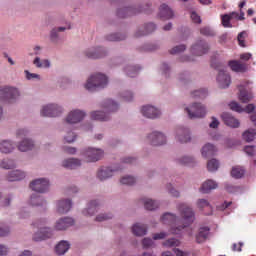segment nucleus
<instances>
[{
  "mask_svg": "<svg viewBox=\"0 0 256 256\" xmlns=\"http://www.w3.org/2000/svg\"><path fill=\"white\" fill-rule=\"evenodd\" d=\"M217 187H219V184L217 183V181L213 180V179H208L205 182L202 183L199 191L200 193H211V191L217 189Z\"/></svg>",
  "mask_w": 256,
  "mask_h": 256,
  "instance_id": "obj_27",
  "label": "nucleus"
},
{
  "mask_svg": "<svg viewBox=\"0 0 256 256\" xmlns=\"http://www.w3.org/2000/svg\"><path fill=\"white\" fill-rule=\"evenodd\" d=\"M256 130L255 129H248L243 134L242 137L246 140L247 143H251V141H255Z\"/></svg>",
  "mask_w": 256,
  "mask_h": 256,
  "instance_id": "obj_44",
  "label": "nucleus"
},
{
  "mask_svg": "<svg viewBox=\"0 0 256 256\" xmlns=\"http://www.w3.org/2000/svg\"><path fill=\"white\" fill-rule=\"evenodd\" d=\"M238 99L241 101V103H249V101L253 99V93L248 92L245 89H240Z\"/></svg>",
  "mask_w": 256,
  "mask_h": 256,
  "instance_id": "obj_41",
  "label": "nucleus"
},
{
  "mask_svg": "<svg viewBox=\"0 0 256 256\" xmlns=\"http://www.w3.org/2000/svg\"><path fill=\"white\" fill-rule=\"evenodd\" d=\"M35 148V141L31 138H23L17 143V149L20 153H27L28 151H33Z\"/></svg>",
  "mask_w": 256,
  "mask_h": 256,
  "instance_id": "obj_21",
  "label": "nucleus"
},
{
  "mask_svg": "<svg viewBox=\"0 0 256 256\" xmlns=\"http://www.w3.org/2000/svg\"><path fill=\"white\" fill-rule=\"evenodd\" d=\"M81 155L84 157L86 163H97V161H101V159H103L105 151L101 148L88 147L82 150Z\"/></svg>",
  "mask_w": 256,
  "mask_h": 256,
  "instance_id": "obj_5",
  "label": "nucleus"
},
{
  "mask_svg": "<svg viewBox=\"0 0 256 256\" xmlns=\"http://www.w3.org/2000/svg\"><path fill=\"white\" fill-rule=\"evenodd\" d=\"M65 113V108L59 103L44 104L40 109L41 117L57 118Z\"/></svg>",
  "mask_w": 256,
  "mask_h": 256,
  "instance_id": "obj_4",
  "label": "nucleus"
},
{
  "mask_svg": "<svg viewBox=\"0 0 256 256\" xmlns=\"http://www.w3.org/2000/svg\"><path fill=\"white\" fill-rule=\"evenodd\" d=\"M229 107L232 111H236V113H253L255 111V104H248L245 108L241 107V105L237 102H231Z\"/></svg>",
  "mask_w": 256,
  "mask_h": 256,
  "instance_id": "obj_24",
  "label": "nucleus"
},
{
  "mask_svg": "<svg viewBox=\"0 0 256 256\" xmlns=\"http://www.w3.org/2000/svg\"><path fill=\"white\" fill-rule=\"evenodd\" d=\"M181 245V241L171 238L163 242L164 247H179Z\"/></svg>",
  "mask_w": 256,
  "mask_h": 256,
  "instance_id": "obj_56",
  "label": "nucleus"
},
{
  "mask_svg": "<svg viewBox=\"0 0 256 256\" xmlns=\"http://www.w3.org/2000/svg\"><path fill=\"white\" fill-rule=\"evenodd\" d=\"M143 249H151V247H155V242L151 238H144L142 240Z\"/></svg>",
  "mask_w": 256,
  "mask_h": 256,
  "instance_id": "obj_62",
  "label": "nucleus"
},
{
  "mask_svg": "<svg viewBox=\"0 0 256 256\" xmlns=\"http://www.w3.org/2000/svg\"><path fill=\"white\" fill-rule=\"evenodd\" d=\"M159 16L161 17V19H173V17H175V12H173V10L167 6V4H162L159 8Z\"/></svg>",
  "mask_w": 256,
  "mask_h": 256,
  "instance_id": "obj_32",
  "label": "nucleus"
},
{
  "mask_svg": "<svg viewBox=\"0 0 256 256\" xmlns=\"http://www.w3.org/2000/svg\"><path fill=\"white\" fill-rule=\"evenodd\" d=\"M50 187L51 182L48 178H37L30 183V189H32V191H35V193H49Z\"/></svg>",
  "mask_w": 256,
  "mask_h": 256,
  "instance_id": "obj_9",
  "label": "nucleus"
},
{
  "mask_svg": "<svg viewBox=\"0 0 256 256\" xmlns=\"http://www.w3.org/2000/svg\"><path fill=\"white\" fill-rule=\"evenodd\" d=\"M25 177H27V173H25V171L20 169L12 170L8 172L6 175L7 181H10V182L23 181Z\"/></svg>",
  "mask_w": 256,
  "mask_h": 256,
  "instance_id": "obj_25",
  "label": "nucleus"
},
{
  "mask_svg": "<svg viewBox=\"0 0 256 256\" xmlns=\"http://www.w3.org/2000/svg\"><path fill=\"white\" fill-rule=\"evenodd\" d=\"M148 141L155 147L167 145V135L160 131H154L148 135Z\"/></svg>",
  "mask_w": 256,
  "mask_h": 256,
  "instance_id": "obj_13",
  "label": "nucleus"
},
{
  "mask_svg": "<svg viewBox=\"0 0 256 256\" xmlns=\"http://www.w3.org/2000/svg\"><path fill=\"white\" fill-rule=\"evenodd\" d=\"M85 117H87L85 110L74 108L67 113L64 122L67 123V125H78V123H82V121L85 120Z\"/></svg>",
  "mask_w": 256,
  "mask_h": 256,
  "instance_id": "obj_6",
  "label": "nucleus"
},
{
  "mask_svg": "<svg viewBox=\"0 0 256 256\" xmlns=\"http://www.w3.org/2000/svg\"><path fill=\"white\" fill-rule=\"evenodd\" d=\"M176 209L182 218L177 217L173 213L166 212L161 216L160 221L163 225H169L172 235H181L183 230L195 221V211L186 203H178Z\"/></svg>",
  "mask_w": 256,
  "mask_h": 256,
  "instance_id": "obj_1",
  "label": "nucleus"
},
{
  "mask_svg": "<svg viewBox=\"0 0 256 256\" xmlns=\"http://www.w3.org/2000/svg\"><path fill=\"white\" fill-rule=\"evenodd\" d=\"M90 117L93 121H109L111 115L108 112L96 110L90 113Z\"/></svg>",
  "mask_w": 256,
  "mask_h": 256,
  "instance_id": "obj_30",
  "label": "nucleus"
},
{
  "mask_svg": "<svg viewBox=\"0 0 256 256\" xmlns=\"http://www.w3.org/2000/svg\"><path fill=\"white\" fill-rule=\"evenodd\" d=\"M101 207V201L94 199L88 202L86 207L82 210V215L84 217H93L97 211H99V208Z\"/></svg>",
  "mask_w": 256,
  "mask_h": 256,
  "instance_id": "obj_17",
  "label": "nucleus"
},
{
  "mask_svg": "<svg viewBox=\"0 0 256 256\" xmlns=\"http://www.w3.org/2000/svg\"><path fill=\"white\" fill-rule=\"evenodd\" d=\"M71 249V244L67 240H61L56 246H55V253L56 255H65L67 251Z\"/></svg>",
  "mask_w": 256,
  "mask_h": 256,
  "instance_id": "obj_36",
  "label": "nucleus"
},
{
  "mask_svg": "<svg viewBox=\"0 0 256 256\" xmlns=\"http://www.w3.org/2000/svg\"><path fill=\"white\" fill-rule=\"evenodd\" d=\"M65 143H75L77 141V134L73 131H68L64 136Z\"/></svg>",
  "mask_w": 256,
  "mask_h": 256,
  "instance_id": "obj_53",
  "label": "nucleus"
},
{
  "mask_svg": "<svg viewBox=\"0 0 256 256\" xmlns=\"http://www.w3.org/2000/svg\"><path fill=\"white\" fill-rule=\"evenodd\" d=\"M73 207V201L69 198H62L55 202V209L58 215H65L71 211Z\"/></svg>",
  "mask_w": 256,
  "mask_h": 256,
  "instance_id": "obj_10",
  "label": "nucleus"
},
{
  "mask_svg": "<svg viewBox=\"0 0 256 256\" xmlns=\"http://www.w3.org/2000/svg\"><path fill=\"white\" fill-rule=\"evenodd\" d=\"M174 135L178 143H189L191 141V131L185 126L176 127Z\"/></svg>",
  "mask_w": 256,
  "mask_h": 256,
  "instance_id": "obj_11",
  "label": "nucleus"
},
{
  "mask_svg": "<svg viewBox=\"0 0 256 256\" xmlns=\"http://www.w3.org/2000/svg\"><path fill=\"white\" fill-rule=\"evenodd\" d=\"M139 71H141V67L139 66L127 65L124 67V73L127 77H137Z\"/></svg>",
  "mask_w": 256,
  "mask_h": 256,
  "instance_id": "obj_39",
  "label": "nucleus"
},
{
  "mask_svg": "<svg viewBox=\"0 0 256 256\" xmlns=\"http://www.w3.org/2000/svg\"><path fill=\"white\" fill-rule=\"evenodd\" d=\"M65 27L54 28L50 32V39L53 43H57L59 41V32L65 31Z\"/></svg>",
  "mask_w": 256,
  "mask_h": 256,
  "instance_id": "obj_46",
  "label": "nucleus"
},
{
  "mask_svg": "<svg viewBox=\"0 0 256 256\" xmlns=\"http://www.w3.org/2000/svg\"><path fill=\"white\" fill-rule=\"evenodd\" d=\"M0 167L1 169H15V167H17V162H15V159L13 158H4L1 162H0Z\"/></svg>",
  "mask_w": 256,
  "mask_h": 256,
  "instance_id": "obj_40",
  "label": "nucleus"
},
{
  "mask_svg": "<svg viewBox=\"0 0 256 256\" xmlns=\"http://www.w3.org/2000/svg\"><path fill=\"white\" fill-rule=\"evenodd\" d=\"M177 163H179V165H184L185 167H195L197 165V159L195 156L184 155L177 158Z\"/></svg>",
  "mask_w": 256,
  "mask_h": 256,
  "instance_id": "obj_28",
  "label": "nucleus"
},
{
  "mask_svg": "<svg viewBox=\"0 0 256 256\" xmlns=\"http://www.w3.org/2000/svg\"><path fill=\"white\" fill-rule=\"evenodd\" d=\"M75 225V220L71 217H62L59 218L55 225V231H65V229H69V227H73Z\"/></svg>",
  "mask_w": 256,
  "mask_h": 256,
  "instance_id": "obj_20",
  "label": "nucleus"
},
{
  "mask_svg": "<svg viewBox=\"0 0 256 256\" xmlns=\"http://www.w3.org/2000/svg\"><path fill=\"white\" fill-rule=\"evenodd\" d=\"M36 227H38V229H42L45 227V225H49V218L47 217H42L40 219H38L35 224Z\"/></svg>",
  "mask_w": 256,
  "mask_h": 256,
  "instance_id": "obj_61",
  "label": "nucleus"
},
{
  "mask_svg": "<svg viewBox=\"0 0 256 256\" xmlns=\"http://www.w3.org/2000/svg\"><path fill=\"white\" fill-rule=\"evenodd\" d=\"M218 71L219 72L216 77L218 87H220V89H227V87L231 85V76L229 73H227V71H224L223 69H219Z\"/></svg>",
  "mask_w": 256,
  "mask_h": 256,
  "instance_id": "obj_18",
  "label": "nucleus"
},
{
  "mask_svg": "<svg viewBox=\"0 0 256 256\" xmlns=\"http://www.w3.org/2000/svg\"><path fill=\"white\" fill-rule=\"evenodd\" d=\"M155 29H157V26L154 23H148L145 26H143L142 28H139L135 35L136 37H143L145 35H149V33H153V31H155Z\"/></svg>",
  "mask_w": 256,
  "mask_h": 256,
  "instance_id": "obj_35",
  "label": "nucleus"
},
{
  "mask_svg": "<svg viewBox=\"0 0 256 256\" xmlns=\"http://www.w3.org/2000/svg\"><path fill=\"white\" fill-rule=\"evenodd\" d=\"M54 231L53 228L51 227H44V228H39V231H37L33 239L37 242L39 241H46V239H51L53 237Z\"/></svg>",
  "mask_w": 256,
  "mask_h": 256,
  "instance_id": "obj_19",
  "label": "nucleus"
},
{
  "mask_svg": "<svg viewBox=\"0 0 256 256\" xmlns=\"http://www.w3.org/2000/svg\"><path fill=\"white\" fill-rule=\"evenodd\" d=\"M207 169L210 173H215L219 169V160L213 158L208 161Z\"/></svg>",
  "mask_w": 256,
  "mask_h": 256,
  "instance_id": "obj_48",
  "label": "nucleus"
},
{
  "mask_svg": "<svg viewBox=\"0 0 256 256\" xmlns=\"http://www.w3.org/2000/svg\"><path fill=\"white\" fill-rule=\"evenodd\" d=\"M107 41H123L125 39V35L120 34V33H112L109 34L106 37Z\"/></svg>",
  "mask_w": 256,
  "mask_h": 256,
  "instance_id": "obj_55",
  "label": "nucleus"
},
{
  "mask_svg": "<svg viewBox=\"0 0 256 256\" xmlns=\"http://www.w3.org/2000/svg\"><path fill=\"white\" fill-rule=\"evenodd\" d=\"M31 133V130L29 128H18L15 131V137L16 139H27V135Z\"/></svg>",
  "mask_w": 256,
  "mask_h": 256,
  "instance_id": "obj_47",
  "label": "nucleus"
},
{
  "mask_svg": "<svg viewBox=\"0 0 256 256\" xmlns=\"http://www.w3.org/2000/svg\"><path fill=\"white\" fill-rule=\"evenodd\" d=\"M160 71H161V74L167 78L171 73V67H169V64L167 63H162L160 66Z\"/></svg>",
  "mask_w": 256,
  "mask_h": 256,
  "instance_id": "obj_59",
  "label": "nucleus"
},
{
  "mask_svg": "<svg viewBox=\"0 0 256 256\" xmlns=\"http://www.w3.org/2000/svg\"><path fill=\"white\" fill-rule=\"evenodd\" d=\"M209 51V44L203 40H198L192 47H191V53L192 55H195L196 57H201L208 53Z\"/></svg>",
  "mask_w": 256,
  "mask_h": 256,
  "instance_id": "obj_16",
  "label": "nucleus"
},
{
  "mask_svg": "<svg viewBox=\"0 0 256 256\" xmlns=\"http://www.w3.org/2000/svg\"><path fill=\"white\" fill-rule=\"evenodd\" d=\"M231 175L234 179H241L245 176V168L243 166H234Z\"/></svg>",
  "mask_w": 256,
  "mask_h": 256,
  "instance_id": "obj_43",
  "label": "nucleus"
},
{
  "mask_svg": "<svg viewBox=\"0 0 256 256\" xmlns=\"http://www.w3.org/2000/svg\"><path fill=\"white\" fill-rule=\"evenodd\" d=\"M228 66L235 73H245L247 71V64L241 63L237 60H232L228 62Z\"/></svg>",
  "mask_w": 256,
  "mask_h": 256,
  "instance_id": "obj_31",
  "label": "nucleus"
},
{
  "mask_svg": "<svg viewBox=\"0 0 256 256\" xmlns=\"http://www.w3.org/2000/svg\"><path fill=\"white\" fill-rule=\"evenodd\" d=\"M107 49L103 47H91L84 50V55L88 59H103V57H107Z\"/></svg>",
  "mask_w": 256,
  "mask_h": 256,
  "instance_id": "obj_12",
  "label": "nucleus"
},
{
  "mask_svg": "<svg viewBox=\"0 0 256 256\" xmlns=\"http://www.w3.org/2000/svg\"><path fill=\"white\" fill-rule=\"evenodd\" d=\"M221 19L223 27L228 29H231V27H233V24H231V16L229 14L222 15Z\"/></svg>",
  "mask_w": 256,
  "mask_h": 256,
  "instance_id": "obj_57",
  "label": "nucleus"
},
{
  "mask_svg": "<svg viewBox=\"0 0 256 256\" xmlns=\"http://www.w3.org/2000/svg\"><path fill=\"white\" fill-rule=\"evenodd\" d=\"M131 231L136 237H144V235H147V225L143 223H135L133 224Z\"/></svg>",
  "mask_w": 256,
  "mask_h": 256,
  "instance_id": "obj_34",
  "label": "nucleus"
},
{
  "mask_svg": "<svg viewBox=\"0 0 256 256\" xmlns=\"http://www.w3.org/2000/svg\"><path fill=\"white\" fill-rule=\"evenodd\" d=\"M168 193L172 196V197H176L179 198L181 197V193L179 192V190L175 189V187H173V185L168 184L166 187Z\"/></svg>",
  "mask_w": 256,
  "mask_h": 256,
  "instance_id": "obj_60",
  "label": "nucleus"
},
{
  "mask_svg": "<svg viewBox=\"0 0 256 256\" xmlns=\"http://www.w3.org/2000/svg\"><path fill=\"white\" fill-rule=\"evenodd\" d=\"M83 165V161L79 158H67L62 161L61 166L64 167V169H79Z\"/></svg>",
  "mask_w": 256,
  "mask_h": 256,
  "instance_id": "obj_23",
  "label": "nucleus"
},
{
  "mask_svg": "<svg viewBox=\"0 0 256 256\" xmlns=\"http://www.w3.org/2000/svg\"><path fill=\"white\" fill-rule=\"evenodd\" d=\"M30 205L32 207H47V200L43 196H39L37 194H32L29 200Z\"/></svg>",
  "mask_w": 256,
  "mask_h": 256,
  "instance_id": "obj_29",
  "label": "nucleus"
},
{
  "mask_svg": "<svg viewBox=\"0 0 256 256\" xmlns=\"http://www.w3.org/2000/svg\"><path fill=\"white\" fill-rule=\"evenodd\" d=\"M109 86V77L104 73H94L90 75L86 83L83 84V88L88 93H95V91H101L107 89Z\"/></svg>",
  "mask_w": 256,
  "mask_h": 256,
  "instance_id": "obj_2",
  "label": "nucleus"
},
{
  "mask_svg": "<svg viewBox=\"0 0 256 256\" xmlns=\"http://www.w3.org/2000/svg\"><path fill=\"white\" fill-rule=\"evenodd\" d=\"M123 169L121 165L116 164L113 166H102L97 171V178L100 181H107V179H111L117 171H121Z\"/></svg>",
  "mask_w": 256,
  "mask_h": 256,
  "instance_id": "obj_8",
  "label": "nucleus"
},
{
  "mask_svg": "<svg viewBox=\"0 0 256 256\" xmlns=\"http://www.w3.org/2000/svg\"><path fill=\"white\" fill-rule=\"evenodd\" d=\"M247 37H248L247 31H242L238 34V43L240 47H246L245 39H247Z\"/></svg>",
  "mask_w": 256,
  "mask_h": 256,
  "instance_id": "obj_63",
  "label": "nucleus"
},
{
  "mask_svg": "<svg viewBox=\"0 0 256 256\" xmlns=\"http://www.w3.org/2000/svg\"><path fill=\"white\" fill-rule=\"evenodd\" d=\"M191 95L194 99H206L207 95H209V92L207 91V89L202 88L194 90Z\"/></svg>",
  "mask_w": 256,
  "mask_h": 256,
  "instance_id": "obj_45",
  "label": "nucleus"
},
{
  "mask_svg": "<svg viewBox=\"0 0 256 256\" xmlns=\"http://www.w3.org/2000/svg\"><path fill=\"white\" fill-rule=\"evenodd\" d=\"M141 114L147 119H159V117L162 115V112L161 109L153 105H144L141 108Z\"/></svg>",
  "mask_w": 256,
  "mask_h": 256,
  "instance_id": "obj_14",
  "label": "nucleus"
},
{
  "mask_svg": "<svg viewBox=\"0 0 256 256\" xmlns=\"http://www.w3.org/2000/svg\"><path fill=\"white\" fill-rule=\"evenodd\" d=\"M201 153L202 157H213L214 155H217V147L211 143H207L202 147Z\"/></svg>",
  "mask_w": 256,
  "mask_h": 256,
  "instance_id": "obj_37",
  "label": "nucleus"
},
{
  "mask_svg": "<svg viewBox=\"0 0 256 256\" xmlns=\"http://www.w3.org/2000/svg\"><path fill=\"white\" fill-rule=\"evenodd\" d=\"M225 189L226 191H228V193H243L244 189L241 186H235L233 184H226L225 185Z\"/></svg>",
  "mask_w": 256,
  "mask_h": 256,
  "instance_id": "obj_52",
  "label": "nucleus"
},
{
  "mask_svg": "<svg viewBox=\"0 0 256 256\" xmlns=\"http://www.w3.org/2000/svg\"><path fill=\"white\" fill-rule=\"evenodd\" d=\"M100 107L111 115V113H117L121 105L113 98H106L100 103Z\"/></svg>",
  "mask_w": 256,
  "mask_h": 256,
  "instance_id": "obj_15",
  "label": "nucleus"
},
{
  "mask_svg": "<svg viewBox=\"0 0 256 256\" xmlns=\"http://www.w3.org/2000/svg\"><path fill=\"white\" fill-rule=\"evenodd\" d=\"M24 75L27 81H41V75L31 73L29 70H24Z\"/></svg>",
  "mask_w": 256,
  "mask_h": 256,
  "instance_id": "obj_51",
  "label": "nucleus"
},
{
  "mask_svg": "<svg viewBox=\"0 0 256 256\" xmlns=\"http://www.w3.org/2000/svg\"><path fill=\"white\" fill-rule=\"evenodd\" d=\"M144 51H157L159 45L157 43H147L144 45Z\"/></svg>",
  "mask_w": 256,
  "mask_h": 256,
  "instance_id": "obj_64",
  "label": "nucleus"
},
{
  "mask_svg": "<svg viewBox=\"0 0 256 256\" xmlns=\"http://www.w3.org/2000/svg\"><path fill=\"white\" fill-rule=\"evenodd\" d=\"M21 99V90L13 85L0 86V103L5 105H13Z\"/></svg>",
  "mask_w": 256,
  "mask_h": 256,
  "instance_id": "obj_3",
  "label": "nucleus"
},
{
  "mask_svg": "<svg viewBox=\"0 0 256 256\" xmlns=\"http://www.w3.org/2000/svg\"><path fill=\"white\" fill-rule=\"evenodd\" d=\"M15 151V142L10 139H4L0 141V153L9 155Z\"/></svg>",
  "mask_w": 256,
  "mask_h": 256,
  "instance_id": "obj_22",
  "label": "nucleus"
},
{
  "mask_svg": "<svg viewBox=\"0 0 256 256\" xmlns=\"http://www.w3.org/2000/svg\"><path fill=\"white\" fill-rule=\"evenodd\" d=\"M225 125L228 127H231L232 129H237L239 125H241V122L237 118H235L233 115L225 112L221 115Z\"/></svg>",
  "mask_w": 256,
  "mask_h": 256,
  "instance_id": "obj_26",
  "label": "nucleus"
},
{
  "mask_svg": "<svg viewBox=\"0 0 256 256\" xmlns=\"http://www.w3.org/2000/svg\"><path fill=\"white\" fill-rule=\"evenodd\" d=\"M190 119H203L207 115V107L202 103H192L185 108Z\"/></svg>",
  "mask_w": 256,
  "mask_h": 256,
  "instance_id": "obj_7",
  "label": "nucleus"
},
{
  "mask_svg": "<svg viewBox=\"0 0 256 256\" xmlns=\"http://www.w3.org/2000/svg\"><path fill=\"white\" fill-rule=\"evenodd\" d=\"M120 99H122V101H125L126 103H131V101L135 99V95L131 91L126 90L120 93Z\"/></svg>",
  "mask_w": 256,
  "mask_h": 256,
  "instance_id": "obj_49",
  "label": "nucleus"
},
{
  "mask_svg": "<svg viewBox=\"0 0 256 256\" xmlns=\"http://www.w3.org/2000/svg\"><path fill=\"white\" fill-rule=\"evenodd\" d=\"M196 205L198 209H205V207H208L209 209H211V204L207 199H204V198L198 199L196 202Z\"/></svg>",
  "mask_w": 256,
  "mask_h": 256,
  "instance_id": "obj_58",
  "label": "nucleus"
},
{
  "mask_svg": "<svg viewBox=\"0 0 256 256\" xmlns=\"http://www.w3.org/2000/svg\"><path fill=\"white\" fill-rule=\"evenodd\" d=\"M120 183L122 185H135L137 183V179L131 175H125L120 179Z\"/></svg>",
  "mask_w": 256,
  "mask_h": 256,
  "instance_id": "obj_50",
  "label": "nucleus"
},
{
  "mask_svg": "<svg viewBox=\"0 0 256 256\" xmlns=\"http://www.w3.org/2000/svg\"><path fill=\"white\" fill-rule=\"evenodd\" d=\"M109 219H113L112 213H100L95 218V220L98 221L99 223L103 221H109Z\"/></svg>",
  "mask_w": 256,
  "mask_h": 256,
  "instance_id": "obj_54",
  "label": "nucleus"
},
{
  "mask_svg": "<svg viewBox=\"0 0 256 256\" xmlns=\"http://www.w3.org/2000/svg\"><path fill=\"white\" fill-rule=\"evenodd\" d=\"M141 203H143L144 208L147 209V211H155V209H159V201L153 200L148 197H143L140 199Z\"/></svg>",
  "mask_w": 256,
  "mask_h": 256,
  "instance_id": "obj_33",
  "label": "nucleus"
},
{
  "mask_svg": "<svg viewBox=\"0 0 256 256\" xmlns=\"http://www.w3.org/2000/svg\"><path fill=\"white\" fill-rule=\"evenodd\" d=\"M33 65H35L37 69H49L51 68V61H49V59H41L40 57H36L33 60Z\"/></svg>",
  "mask_w": 256,
  "mask_h": 256,
  "instance_id": "obj_38",
  "label": "nucleus"
},
{
  "mask_svg": "<svg viewBox=\"0 0 256 256\" xmlns=\"http://www.w3.org/2000/svg\"><path fill=\"white\" fill-rule=\"evenodd\" d=\"M209 227L205 226L200 228L198 235L196 236L197 243H203L207 237H209Z\"/></svg>",
  "mask_w": 256,
  "mask_h": 256,
  "instance_id": "obj_42",
  "label": "nucleus"
}]
</instances>
